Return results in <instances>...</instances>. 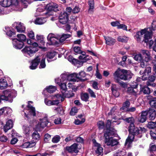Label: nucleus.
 <instances>
[{
    "mask_svg": "<svg viewBox=\"0 0 156 156\" xmlns=\"http://www.w3.org/2000/svg\"><path fill=\"white\" fill-rule=\"evenodd\" d=\"M152 26L151 27L145 28L138 31L135 37V38L138 41H140L141 38L143 37V41L148 44L150 48L153 44V41L151 40L152 37L153 30H154L153 24Z\"/></svg>",
    "mask_w": 156,
    "mask_h": 156,
    "instance_id": "obj_1",
    "label": "nucleus"
},
{
    "mask_svg": "<svg viewBox=\"0 0 156 156\" xmlns=\"http://www.w3.org/2000/svg\"><path fill=\"white\" fill-rule=\"evenodd\" d=\"M132 73L129 71L118 69L113 73L114 78L116 82H119V79L126 80L131 79Z\"/></svg>",
    "mask_w": 156,
    "mask_h": 156,
    "instance_id": "obj_2",
    "label": "nucleus"
},
{
    "mask_svg": "<svg viewBox=\"0 0 156 156\" xmlns=\"http://www.w3.org/2000/svg\"><path fill=\"white\" fill-rule=\"evenodd\" d=\"M141 53L144 56L143 57L140 54L136 55L133 58L136 61L141 62V66L142 68L145 67L147 64V62L151 59L150 54L149 52L146 50H143L141 51Z\"/></svg>",
    "mask_w": 156,
    "mask_h": 156,
    "instance_id": "obj_3",
    "label": "nucleus"
},
{
    "mask_svg": "<svg viewBox=\"0 0 156 156\" xmlns=\"http://www.w3.org/2000/svg\"><path fill=\"white\" fill-rule=\"evenodd\" d=\"M129 128V131L131 134L129 135L125 143V145L128 148L130 147L131 144L134 139V136H137L140 133L139 129L135 127L134 124H130Z\"/></svg>",
    "mask_w": 156,
    "mask_h": 156,
    "instance_id": "obj_4",
    "label": "nucleus"
},
{
    "mask_svg": "<svg viewBox=\"0 0 156 156\" xmlns=\"http://www.w3.org/2000/svg\"><path fill=\"white\" fill-rule=\"evenodd\" d=\"M0 4L4 7L9 6L12 10L21 11L22 9L18 0H2Z\"/></svg>",
    "mask_w": 156,
    "mask_h": 156,
    "instance_id": "obj_5",
    "label": "nucleus"
},
{
    "mask_svg": "<svg viewBox=\"0 0 156 156\" xmlns=\"http://www.w3.org/2000/svg\"><path fill=\"white\" fill-rule=\"evenodd\" d=\"M17 36L18 39L15 38L12 40L13 45L15 48L21 49L24 45L23 42L26 41V37L23 34H17Z\"/></svg>",
    "mask_w": 156,
    "mask_h": 156,
    "instance_id": "obj_6",
    "label": "nucleus"
},
{
    "mask_svg": "<svg viewBox=\"0 0 156 156\" xmlns=\"http://www.w3.org/2000/svg\"><path fill=\"white\" fill-rule=\"evenodd\" d=\"M16 91L14 90H6L3 92L2 95L0 96V102L1 100L8 101L12 102V99L16 95Z\"/></svg>",
    "mask_w": 156,
    "mask_h": 156,
    "instance_id": "obj_7",
    "label": "nucleus"
},
{
    "mask_svg": "<svg viewBox=\"0 0 156 156\" xmlns=\"http://www.w3.org/2000/svg\"><path fill=\"white\" fill-rule=\"evenodd\" d=\"M113 134V133H109V132L108 133L107 132L105 133V143L108 146H113L117 145L118 144V142L116 139L111 136V135Z\"/></svg>",
    "mask_w": 156,
    "mask_h": 156,
    "instance_id": "obj_8",
    "label": "nucleus"
},
{
    "mask_svg": "<svg viewBox=\"0 0 156 156\" xmlns=\"http://www.w3.org/2000/svg\"><path fill=\"white\" fill-rule=\"evenodd\" d=\"M74 51L77 54H81L79 56V58L80 59L82 60L83 62H86L87 61L90 59L91 57L88 55H86L85 52H82L80 48L79 47H75L74 48Z\"/></svg>",
    "mask_w": 156,
    "mask_h": 156,
    "instance_id": "obj_9",
    "label": "nucleus"
},
{
    "mask_svg": "<svg viewBox=\"0 0 156 156\" xmlns=\"http://www.w3.org/2000/svg\"><path fill=\"white\" fill-rule=\"evenodd\" d=\"M33 103L32 101H29L27 106V109H25L24 111L25 116L27 118H29L31 116L36 115L35 109V108L31 105L30 103Z\"/></svg>",
    "mask_w": 156,
    "mask_h": 156,
    "instance_id": "obj_10",
    "label": "nucleus"
},
{
    "mask_svg": "<svg viewBox=\"0 0 156 156\" xmlns=\"http://www.w3.org/2000/svg\"><path fill=\"white\" fill-rule=\"evenodd\" d=\"M61 77L62 80H66L73 82H78V74L73 73L69 75L66 74H62Z\"/></svg>",
    "mask_w": 156,
    "mask_h": 156,
    "instance_id": "obj_11",
    "label": "nucleus"
},
{
    "mask_svg": "<svg viewBox=\"0 0 156 156\" xmlns=\"http://www.w3.org/2000/svg\"><path fill=\"white\" fill-rule=\"evenodd\" d=\"M48 121L47 117H45L39 119V121L37 124H36L34 128L37 131H41L43 128L46 127Z\"/></svg>",
    "mask_w": 156,
    "mask_h": 156,
    "instance_id": "obj_12",
    "label": "nucleus"
},
{
    "mask_svg": "<svg viewBox=\"0 0 156 156\" xmlns=\"http://www.w3.org/2000/svg\"><path fill=\"white\" fill-rule=\"evenodd\" d=\"M59 35L53 34H49L47 37V39L50 41V44L53 45H56L59 43Z\"/></svg>",
    "mask_w": 156,
    "mask_h": 156,
    "instance_id": "obj_13",
    "label": "nucleus"
},
{
    "mask_svg": "<svg viewBox=\"0 0 156 156\" xmlns=\"http://www.w3.org/2000/svg\"><path fill=\"white\" fill-rule=\"evenodd\" d=\"M38 50V49H36L33 47H26L23 50V52L25 56L27 57L31 56L34 55V53Z\"/></svg>",
    "mask_w": 156,
    "mask_h": 156,
    "instance_id": "obj_14",
    "label": "nucleus"
},
{
    "mask_svg": "<svg viewBox=\"0 0 156 156\" xmlns=\"http://www.w3.org/2000/svg\"><path fill=\"white\" fill-rule=\"evenodd\" d=\"M62 94H58L55 95L54 97H55L57 98L61 99V101H62L64 100L65 98H70L73 97L74 96V94L72 91H69L67 93L65 94V92H62Z\"/></svg>",
    "mask_w": 156,
    "mask_h": 156,
    "instance_id": "obj_15",
    "label": "nucleus"
},
{
    "mask_svg": "<svg viewBox=\"0 0 156 156\" xmlns=\"http://www.w3.org/2000/svg\"><path fill=\"white\" fill-rule=\"evenodd\" d=\"M61 78L56 79H55V83L58 84L60 87L63 90L62 92H65L66 89V84L68 82H66V80L63 81L61 76Z\"/></svg>",
    "mask_w": 156,
    "mask_h": 156,
    "instance_id": "obj_16",
    "label": "nucleus"
},
{
    "mask_svg": "<svg viewBox=\"0 0 156 156\" xmlns=\"http://www.w3.org/2000/svg\"><path fill=\"white\" fill-rule=\"evenodd\" d=\"M46 15V16L51 15V12H47L43 7L41 6L39 7L36 10V16H43Z\"/></svg>",
    "mask_w": 156,
    "mask_h": 156,
    "instance_id": "obj_17",
    "label": "nucleus"
},
{
    "mask_svg": "<svg viewBox=\"0 0 156 156\" xmlns=\"http://www.w3.org/2000/svg\"><path fill=\"white\" fill-rule=\"evenodd\" d=\"M69 15V14H67L66 12H61L59 17V22L62 24L66 23L68 20Z\"/></svg>",
    "mask_w": 156,
    "mask_h": 156,
    "instance_id": "obj_18",
    "label": "nucleus"
},
{
    "mask_svg": "<svg viewBox=\"0 0 156 156\" xmlns=\"http://www.w3.org/2000/svg\"><path fill=\"white\" fill-rule=\"evenodd\" d=\"M93 141L94 144V149L95 150L96 154L99 155L103 154V149L101 147L100 144L97 143L95 140H93Z\"/></svg>",
    "mask_w": 156,
    "mask_h": 156,
    "instance_id": "obj_19",
    "label": "nucleus"
},
{
    "mask_svg": "<svg viewBox=\"0 0 156 156\" xmlns=\"http://www.w3.org/2000/svg\"><path fill=\"white\" fill-rule=\"evenodd\" d=\"M46 56L45 55H42L38 56V60L39 63H40L39 66L40 69H43L45 67L46 65L45 63V60Z\"/></svg>",
    "mask_w": 156,
    "mask_h": 156,
    "instance_id": "obj_20",
    "label": "nucleus"
},
{
    "mask_svg": "<svg viewBox=\"0 0 156 156\" xmlns=\"http://www.w3.org/2000/svg\"><path fill=\"white\" fill-rule=\"evenodd\" d=\"M13 24L15 26L18 32L23 33L25 31V27L23 23L20 22H15Z\"/></svg>",
    "mask_w": 156,
    "mask_h": 156,
    "instance_id": "obj_21",
    "label": "nucleus"
},
{
    "mask_svg": "<svg viewBox=\"0 0 156 156\" xmlns=\"http://www.w3.org/2000/svg\"><path fill=\"white\" fill-rule=\"evenodd\" d=\"M151 72V68L150 67H147L144 71L141 70L140 71V73L142 75V80H146Z\"/></svg>",
    "mask_w": 156,
    "mask_h": 156,
    "instance_id": "obj_22",
    "label": "nucleus"
},
{
    "mask_svg": "<svg viewBox=\"0 0 156 156\" xmlns=\"http://www.w3.org/2000/svg\"><path fill=\"white\" fill-rule=\"evenodd\" d=\"M79 145V144H74L70 147H67L66 149L69 152L77 153L78 152V150L79 149L78 147Z\"/></svg>",
    "mask_w": 156,
    "mask_h": 156,
    "instance_id": "obj_23",
    "label": "nucleus"
},
{
    "mask_svg": "<svg viewBox=\"0 0 156 156\" xmlns=\"http://www.w3.org/2000/svg\"><path fill=\"white\" fill-rule=\"evenodd\" d=\"M13 122L11 119H8L6 121L5 125L3 127V129L6 132L9 129L12 128L13 126Z\"/></svg>",
    "mask_w": 156,
    "mask_h": 156,
    "instance_id": "obj_24",
    "label": "nucleus"
},
{
    "mask_svg": "<svg viewBox=\"0 0 156 156\" xmlns=\"http://www.w3.org/2000/svg\"><path fill=\"white\" fill-rule=\"evenodd\" d=\"M23 133L26 136L29 135L32 129V126L30 125H25L22 128Z\"/></svg>",
    "mask_w": 156,
    "mask_h": 156,
    "instance_id": "obj_25",
    "label": "nucleus"
},
{
    "mask_svg": "<svg viewBox=\"0 0 156 156\" xmlns=\"http://www.w3.org/2000/svg\"><path fill=\"white\" fill-rule=\"evenodd\" d=\"M106 44L109 46H112L116 42L115 39L110 37H104Z\"/></svg>",
    "mask_w": 156,
    "mask_h": 156,
    "instance_id": "obj_26",
    "label": "nucleus"
},
{
    "mask_svg": "<svg viewBox=\"0 0 156 156\" xmlns=\"http://www.w3.org/2000/svg\"><path fill=\"white\" fill-rule=\"evenodd\" d=\"M147 114L150 120H154L156 118V112L153 108H150L147 112Z\"/></svg>",
    "mask_w": 156,
    "mask_h": 156,
    "instance_id": "obj_27",
    "label": "nucleus"
},
{
    "mask_svg": "<svg viewBox=\"0 0 156 156\" xmlns=\"http://www.w3.org/2000/svg\"><path fill=\"white\" fill-rule=\"evenodd\" d=\"M147 115V111H142L140 116L138 119V121L142 123L144 122L146 120Z\"/></svg>",
    "mask_w": 156,
    "mask_h": 156,
    "instance_id": "obj_28",
    "label": "nucleus"
},
{
    "mask_svg": "<svg viewBox=\"0 0 156 156\" xmlns=\"http://www.w3.org/2000/svg\"><path fill=\"white\" fill-rule=\"evenodd\" d=\"M58 7V5L56 3H51L50 5H48L47 6L48 9L50 12V11H54L56 12L58 10L57 9Z\"/></svg>",
    "mask_w": 156,
    "mask_h": 156,
    "instance_id": "obj_29",
    "label": "nucleus"
},
{
    "mask_svg": "<svg viewBox=\"0 0 156 156\" xmlns=\"http://www.w3.org/2000/svg\"><path fill=\"white\" fill-rule=\"evenodd\" d=\"M38 56H37L33 60L32 62L31 65L30 66V68L31 69H36L39 64L38 59Z\"/></svg>",
    "mask_w": 156,
    "mask_h": 156,
    "instance_id": "obj_30",
    "label": "nucleus"
},
{
    "mask_svg": "<svg viewBox=\"0 0 156 156\" xmlns=\"http://www.w3.org/2000/svg\"><path fill=\"white\" fill-rule=\"evenodd\" d=\"M86 73L83 71L80 72L78 74V77L79 81H83L87 80V78H86Z\"/></svg>",
    "mask_w": 156,
    "mask_h": 156,
    "instance_id": "obj_31",
    "label": "nucleus"
},
{
    "mask_svg": "<svg viewBox=\"0 0 156 156\" xmlns=\"http://www.w3.org/2000/svg\"><path fill=\"white\" fill-rule=\"evenodd\" d=\"M46 17H40L37 18L34 21L35 24L38 25H41L46 21Z\"/></svg>",
    "mask_w": 156,
    "mask_h": 156,
    "instance_id": "obj_32",
    "label": "nucleus"
},
{
    "mask_svg": "<svg viewBox=\"0 0 156 156\" xmlns=\"http://www.w3.org/2000/svg\"><path fill=\"white\" fill-rule=\"evenodd\" d=\"M118 88L116 86L115 84H112L111 87V90L113 94L115 97H118L119 94L118 91Z\"/></svg>",
    "mask_w": 156,
    "mask_h": 156,
    "instance_id": "obj_33",
    "label": "nucleus"
},
{
    "mask_svg": "<svg viewBox=\"0 0 156 156\" xmlns=\"http://www.w3.org/2000/svg\"><path fill=\"white\" fill-rule=\"evenodd\" d=\"M112 123L109 120H107V122H106V126L105 130H106L105 133L108 132L109 133H113L112 132L111 130V126H112Z\"/></svg>",
    "mask_w": 156,
    "mask_h": 156,
    "instance_id": "obj_34",
    "label": "nucleus"
},
{
    "mask_svg": "<svg viewBox=\"0 0 156 156\" xmlns=\"http://www.w3.org/2000/svg\"><path fill=\"white\" fill-rule=\"evenodd\" d=\"M137 85L136 84L134 87H128L127 89L128 93L133 94H136L137 92Z\"/></svg>",
    "mask_w": 156,
    "mask_h": 156,
    "instance_id": "obj_35",
    "label": "nucleus"
},
{
    "mask_svg": "<svg viewBox=\"0 0 156 156\" xmlns=\"http://www.w3.org/2000/svg\"><path fill=\"white\" fill-rule=\"evenodd\" d=\"M8 86L7 83L5 79H0V89L2 90L6 88Z\"/></svg>",
    "mask_w": 156,
    "mask_h": 156,
    "instance_id": "obj_36",
    "label": "nucleus"
},
{
    "mask_svg": "<svg viewBox=\"0 0 156 156\" xmlns=\"http://www.w3.org/2000/svg\"><path fill=\"white\" fill-rule=\"evenodd\" d=\"M56 54L55 52H50L47 53L46 56L47 58V60L48 62H50L52 61L51 59L53 58L56 55Z\"/></svg>",
    "mask_w": 156,
    "mask_h": 156,
    "instance_id": "obj_37",
    "label": "nucleus"
},
{
    "mask_svg": "<svg viewBox=\"0 0 156 156\" xmlns=\"http://www.w3.org/2000/svg\"><path fill=\"white\" fill-rule=\"evenodd\" d=\"M36 144L35 142H33L31 143L30 142H26L23 144L22 147L23 148H30L34 146Z\"/></svg>",
    "mask_w": 156,
    "mask_h": 156,
    "instance_id": "obj_38",
    "label": "nucleus"
},
{
    "mask_svg": "<svg viewBox=\"0 0 156 156\" xmlns=\"http://www.w3.org/2000/svg\"><path fill=\"white\" fill-rule=\"evenodd\" d=\"M5 29L6 30H5L6 31V34L9 37H11L12 36H13L14 35H15V34L14 32H13L12 31V29L10 27H5Z\"/></svg>",
    "mask_w": 156,
    "mask_h": 156,
    "instance_id": "obj_39",
    "label": "nucleus"
},
{
    "mask_svg": "<svg viewBox=\"0 0 156 156\" xmlns=\"http://www.w3.org/2000/svg\"><path fill=\"white\" fill-rule=\"evenodd\" d=\"M71 37L70 34H64L61 36H60V38L59 39V42L62 43L67 38Z\"/></svg>",
    "mask_w": 156,
    "mask_h": 156,
    "instance_id": "obj_40",
    "label": "nucleus"
},
{
    "mask_svg": "<svg viewBox=\"0 0 156 156\" xmlns=\"http://www.w3.org/2000/svg\"><path fill=\"white\" fill-rule=\"evenodd\" d=\"M32 137L33 140H35V142L36 141L39 140L40 138V136L39 133L37 131H35L32 134Z\"/></svg>",
    "mask_w": 156,
    "mask_h": 156,
    "instance_id": "obj_41",
    "label": "nucleus"
},
{
    "mask_svg": "<svg viewBox=\"0 0 156 156\" xmlns=\"http://www.w3.org/2000/svg\"><path fill=\"white\" fill-rule=\"evenodd\" d=\"M45 89L49 93H52L55 92L56 90V88L55 87L53 86H49L47 87Z\"/></svg>",
    "mask_w": 156,
    "mask_h": 156,
    "instance_id": "obj_42",
    "label": "nucleus"
},
{
    "mask_svg": "<svg viewBox=\"0 0 156 156\" xmlns=\"http://www.w3.org/2000/svg\"><path fill=\"white\" fill-rule=\"evenodd\" d=\"M27 36L30 38L32 39H35L34 34L32 30L27 29Z\"/></svg>",
    "mask_w": 156,
    "mask_h": 156,
    "instance_id": "obj_43",
    "label": "nucleus"
},
{
    "mask_svg": "<svg viewBox=\"0 0 156 156\" xmlns=\"http://www.w3.org/2000/svg\"><path fill=\"white\" fill-rule=\"evenodd\" d=\"M37 41L41 43L42 45H44V37L42 35L37 34L36 36Z\"/></svg>",
    "mask_w": 156,
    "mask_h": 156,
    "instance_id": "obj_44",
    "label": "nucleus"
},
{
    "mask_svg": "<svg viewBox=\"0 0 156 156\" xmlns=\"http://www.w3.org/2000/svg\"><path fill=\"white\" fill-rule=\"evenodd\" d=\"M89 8L88 11L89 12H92L94 8V2L93 0H89L88 1Z\"/></svg>",
    "mask_w": 156,
    "mask_h": 156,
    "instance_id": "obj_45",
    "label": "nucleus"
},
{
    "mask_svg": "<svg viewBox=\"0 0 156 156\" xmlns=\"http://www.w3.org/2000/svg\"><path fill=\"white\" fill-rule=\"evenodd\" d=\"M130 102L128 101H126L123 104L122 107L120 108L121 110H127L128 108H127L129 106Z\"/></svg>",
    "mask_w": 156,
    "mask_h": 156,
    "instance_id": "obj_46",
    "label": "nucleus"
},
{
    "mask_svg": "<svg viewBox=\"0 0 156 156\" xmlns=\"http://www.w3.org/2000/svg\"><path fill=\"white\" fill-rule=\"evenodd\" d=\"M141 91L146 94H149L150 93L149 88L147 86H145L144 87L142 88Z\"/></svg>",
    "mask_w": 156,
    "mask_h": 156,
    "instance_id": "obj_47",
    "label": "nucleus"
},
{
    "mask_svg": "<svg viewBox=\"0 0 156 156\" xmlns=\"http://www.w3.org/2000/svg\"><path fill=\"white\" fill-rule=\"evenodd\" d=\"M128 38L125 36H119L117 38V40L122 42H127L128 40Z\"/></svg>",
    "mask_w": 156,
    "mask_h": 156,
    "instance_id": "obj_48",
    "label": "nucleus"
},
{
    "mask_svg": "<svg viewBox=\"0 0 156 156\" xmlns=\"http://www.w3.org/2000/svg\"><path fill=\"white\" fill-rule=\"evenodd\" d=\"M116 153L118 156H124L126 154L125 151L123 149L119 150Z\"/></svg>",
    "mask_w": 156,
    "mask_h": 156,
    "instance_id": "obj_49",
    "label": "nucleus"
},
{
    "mask_svg": "<svg viewBox=\"0 0 156 156\" xmlns=\"http://www.w3.org/2000/svg\"><path fill=\"white\" fill-rule=\"evenodd\" d=\"M68 60L71 62L73 64L76 65L78 62L77 60L73 58L71 55H69L68 58Z\"/></svg>",
    "mask_w": 156,
    "mask_h": 156,
    "instance_id": "obj_50",
    "label": "nucleus"
},
{
    "mask_svg": "<svg viewBox=\"0 0 156 156\" xmlns=\"http://www.w3.org/2000/svg\"><path fill=\"white\" fill-rule=\"evenodd\" d=\"M147 126L150 129H154L156 126V122H149L147 125Z\"/></svg>",
    "mask_w": 156,
    "mask_h": 156,
    "instance_id": "obj_51",
    "label": "nucleus"
},
{
    "mask_svg": "<svg viewBox=\"0 0 156 156\" xmlns=\"http://www.w3.org/2000/svg\"><path fill=\"white\" fill-rule=\"evenodd\" d=\"M123 119L127 123H130V124H134V119L132 117L127 118Z\"/></svg>",
    "mask_w": 156,
    "mask_h": 156,
    "instance_id": "obj_52",
    "label": "nucleus"
},
{
    "mask_svg": "<svg viewBox=\"0 0 156 156\" xmlns=\"http://www.w3.org/2000/svg\"><path fill=\"white\" fill-rule=\"evenodd\" d=\"M150 104L151 106L156 108V98L151 99L150 101Z\"/></svg>",
    "mask_w": 156,
    "mask_h": 156,
    "instance_id": "obj_53",
    "label": "nucleus"
},
{
    "mask_svg": "<svg viewBox=\"0 0 156 156\" xmlns=\"http://www.w3.org/2000/svg\"><path fill=\"white\" fill-rule=\"evenodd\" d=\"M82 100L84 101H87L89 98L88 95L87 93H84L81 95Z\"/></svg>",
    "mask_w": 156,
    "mask_h": 156,
    "instance_id": "obj_54",
    "label": "nucleus"
},
{
    "mask_svg": "<svg viewBox=\"0 0 156 156\" xmlns=\"http://www.w3.org/2000/svg\"><path fill=\"white\" fill-rule=\"evenodd\" d=\"M60 137L59 135L55 136L52 139V141L54 143H57L60 140Z\"/></svg>",
    "mask_w": 156,
    "mask_h": 156,
    "instance_id": "obj_55",
    "label": "nucleus"
},
{
    "mask_svg": "<svg viewBox=\"0 0 156 156\" xmlns=\"http://www.w3.org/2000/svg\"><path fill=\"white\" fill-rule=\"evenodd\" d=\"M77 109L75 107L72 108L70 112V114L71 115H74L77 112Z\"/></svg>",
    "mask_w": 156,
    "mask_h": 156,
    "instance_id": "obj_56",
    "label": "nucleus"
},
{
    "mask_svg": "<svg viewBox=\"0 0 156 156\" xmlns=\"http://www.w3.org/2000/svg\"><path fill=\"white\" fill-rule=\"evenodd\" d=\"M5 114H9L12 113V110L9 107H4Z\"/></svg>",
    "mask_w": 156,
    "mask_h": 156,
    "instance_id": "obj_57",
    "label": "nucleus"
},
{
    "mask_svg": "<svg viewBox=\"0 0 156 156\" xmlns=\"http://www.w3.org/2000/svg\"><path fill=\"white\" fill-rule=\"evenodd\" d=\"M55 110L57 111V112L61 115L64 114V110L61 107H58L56 108H55Z\"/></svg>",
    "mask_w": 156,
    "mask_h": 156,
    "instance_id": "obj_58",
    "label": "nucleus"
},
{
    "mask_svg": "<svg viewBox=\"0 0 156 156\" xmlns=\"http://www.w3.org/2000/svg\"><path fill=\"white\" fill-rule=\"evenodd\" d=\"M98 66V65L97 64V70H96L95 76L97 78L101 79H102V76L101 75L99 72Z\"/></svg>",
    "mask_w": 156,
    "mask_h": 156,
    "instance_id": "obj_59",
    "label": "nucleus"
},
{
    "mask_svg": "<svg viewBox=\"0 0 156 156\" xmlns=\"http://www.w3.org/2000/svg\"><path fill=\"white\" fill-rule=\"evenodd\" d=\"M22 4L24 5V8L27 7L28 5L30 3V0H21Z\"/></svg>",
    "mask_w": 156,
    "mask_h": 156,
    "instance_id": "obj_60",
    "label": "nucleus"
},
{
    "mask_svg": "<svg viewBox=\"0 0 156 156\" xmlns=\"http://www.w3.org/2000/svg\"><path fill=\"white\" fill-rule=\"evenodd\" d=\"M97 125L99 129H101L104 127V123L103 122L100 121L97 123Z\"/></svg>",
    "mask_w": 156,
    "mask_h": 156,
    "instance_id": "obj_61",
    "label": "nucleus"
},
{
    "mask_svg": "<svg viewBox=\"0 0 156 156\" xmlns=\"http://www.w3.org/2000/svg\"><path fill=\"white\" fill-rule=\"evenodd\" d=\"M118 28L122 29L124 30H126V31L127 30V26L124 24H120V23Z\"/></svg>",
    "mask_w": 156,
    "mask_h": 156,
    "instance_id": "obj_62",
    "label": "nucleus"
},
{
    "mask_svg": "<svg viewBox=\"0 0 156 156\" xmlns=\"http://www.w3.org/2000/svg\"><path fill=\"white\" fill-rule=\"evenodd\" d=\"M8 140L7 137L4 135L0 136V141L2 142H6Z\"/></svg>",
    "mask_w": 156,
    "mask_h": 156,
    "instance_id": "obj_63",
    "label": "nucleus"
},
{
    "mask_svg": "<svg viewBox=\"0 0 156 156\" xmlns=\"http://www.w3.org/2000/svg\"><path fill=\"white\" fill-rule=\"evenodd\" d=\"M154 58V59L152 61V63L154 65V71L156 73V55H155Z\"/></svg>",
    "mask_w": 156,
    "mask_h": 156,
    "instance_id": "obj_64",
    "label": "nucleus"
}]
</instances>
